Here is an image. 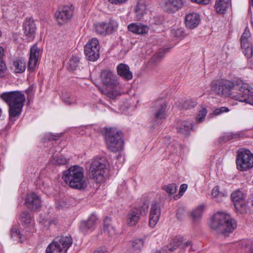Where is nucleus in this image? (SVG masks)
<instances>
[{
  "mask_svg": "<svg viewBox=\"0 0 253 253\" xmlns=\"http://www.w3.org/2000/svg\"><path fill=\"white\" fill-rule=\"evenodd\" d=\"M211 87L218 95L230 96L240 102L251 104L249 96L253 93V89L240 78H234L232 81L224 79L215 80L211 83Z\"/></svg>",
  "mask_w": 253,
  "mask_h": 253,
  "instance_id": "f257e3e1",
  "label": "nucleus"
},
{
  "mask_svg": "<svg viewBox=\"0 0 253 253\" xmlns=\"http://www.w3.org/2000/svg\"><path fill=\"white\" fill-rule=\"evenodd\" d=\"M0 97L9 106V121L13 123L21 113L25 100L24 94L19 91H13L3 92Z\"/></svg>",
  "mask_w": 253,
  "mask_h": 253,
  "instance_id": "f03ea898",
  "label": "nucleus"
},
{
  "mask_svg": "<svg viewBox=\"0 0 253 253\" xmlns=\"http://www.w3.org/2000/svg\"><path fill=\"white\" fill-rule=\"evenodd\" d=\"M210 226L217 233L228 236V234L232 232L236 228L237 224L230 214L223 212H217L213 215Z\"/></svg>",
  "mask_w": 253,
  "mask_h": 253,
  "instance_id": "7ed1b4c3",
  "label": "nucleus"
},
{
  "mask_svg": "<svg viewBox=\"0 0 253 253\" xmlns=\"http://www.w3.org/2000/svg\"><path fill=\"white\" fill-rule=\"evenodd\" d=\"M84 173V170L82 167L75 165L63 172L62 178L70 187L76 189H84L87 186Z\"/></svg>",
  "mask_w": 253,
  "mask_h": 253,
  "instance_id": "20e7f679",
  "label": "nucleus"
},
{
  "mask_svg": "<svg viewBox=\"0 0 253 253\" xmlns=\"http://www.w3.org/2000/svg\"><path fill=\"white\" fill-rule=\"evenodd\" d=\"M105 139L107 148L111 152L116 153L124 149V141L122 131L114 128L106 129Z\"/></svg>",
  "mask_w": 253,
  "mask_h": 253,
  "instance_id": "39448f33",
  "label": "nucleus"
},
{
  "mask_svg": "<svg viewBox=\"0 0 253 253\" xmlns=\"http://www.w3.org/2000/svg\"><path fill=\"white\" fill-rule=\"evenodd\" d=\"M107 161L105 158L93 159L89 168V177L97 183H101L104 179V174L107 169Z\"/></svg>",
  "mask_w": 253,
  "mask_h": 253,
  "instance_id": "423d86ee",
  "label": "nucleus"
},
{
  "mask_svg": "<svg viewBox=\"0 0 253 253\" xmlns=\"http://www.w3.org/2000/svg\"><path fill=\"white\" fill-rule=\"evenodd\" d=\"M70 236L56 238L46 248L45 253H67L68 249L72 244Z\"/></svg>",
  "mask_w": 253,
  "mask_h": 253,
  "instance_id": "0eeeda50",
  "label": "nucleus"
},
{
  "mask_svg": "<svg viewBox=\"0 0 253 253\" xmlns=\"http://www.w3.org/2000/svg\"><path fill=\"white\" fill-rule=\"evenodd\" d=\"M237 168L240 171H246L253 168V154L248 149L238 151L236 160Z\"/></svg>",
  "mask_w": 253,
  "mask_h": 253,
  "instance_id": "6e6552de",
  "label": "nucleus"
},
{
  "mask_svg": "<svg viewBox=\"0 0 253 253\" xmlns=\"http://www.w3.org/2000/svg\"><path fill=\"white\" fill-rule=\"evenodd\" d=\"M100 44L96 38L89 40L84 47V53L87 59L90 61L97 60L100 56Z\"/></svg>",
  "mask_w": 253,
  "mask_h": 253,
  "instance_id": "1a4fd4ad",
  "label": "nucleus"
},
{
  "mask_svg": "<svg viewBox=\"0 0 253 253\" xmlns=\"http://www.w3.org/2000/svg\"><path fill=\"white\" fill-rule=\"evenodd\" d=\"M251 36L249 28L246 27L240 38V43L242 52L248 58L252 57L253 54V48L249 40Z\"/></svg>",
  "mask_w": 253,
  "mask_h": 253,
  "instance_id": "9d476101",
  "label": "nucleus"
},
{
  "mask_svg": "<svg viewBox=\"0 0 253 253\" xmlns=\"http://www.w3.org/2000/svg\"><path fill=\"white\" fill-rule=\"evenodd\" d=\"M93 27L96 34L105 36L115 31L118 25L115 21H110L109 23L102 22L94 24Z\"/></svg>",
  "mask_w": 253,
  "mask_h": 253,
  "instance_id": "9b49d317",
  "label": "nucleus"
},
{
  "mask_svg": "<svg viewBox=\"0 0 253 253\" xmlns=\"http://www.w3.org/2000/svg\"><path fill=\"white\" fill-rule=\"evenodd\" d=\"M100 78L104 84L112 88L116 87L119 84L118 77L110 70H102L100 74Z\"/></svg>",
  "mask_w": 253,
  "mask_h": 253,
  "instance_id": "f8f14e48",
  "label": "nucleus"
},
{
  "mask_svg": "<svg viewBox=\"0 0 253 253\" xmlns=\"http://www.w3.org/2000/svg\"><path fill=\"white\" fill-rule=\"evenodd\" d=\"M74 7L72 5L64 6L55 13V16L60 25L67 22L73 16Z\"/></svg>",
  "mask_w": 253,
  "mask_h": 253,
  "instance_id": "ddd939ff",
  "label": "nucleus"
},
{
  "mask_svg": "<svg viewBox=\"0 0 253 253\" xmlns=\"http://www.w3.org/2000/svg\"><path fill=\"white\" fill-rule=\"evenodd\" d=\"M161 215V209L158 202L154 201L151 204L149 224L150 227H154L158 222Z\"/></svg>",
  "mask_w": 253,
  "mask_h": 253,
  "instance_id": "4468645a",
  "label": "nucleus"
},
{
  "mask_svg": "<svg viewBox=\"0 0 253 253\" xmlns=\"http://www.w3.org/2000/svg\"><path fill=\"white\" fill-rule=\"evenodd\" d=\"M183 5L182 0H164L163 8L168 13H173L181 8Z\"/></svg>",
  "mask_w": 253,
  "mask_h": 253,
  "instance_id": "2eb2a0df",
  "label": "nucleus"
},
{
  "mask_svg": "<svg viewBox=\"0 0 253 253\" xmlns=\"http://www.w3.org/2000/svg\"><path fill=\"white\" fill-rule=\"evenodd\" d=\"M231 198L237 211H240L241 209L245 207L244 196L241 191L236 190L233 192L231 194Z\"/></svg>",
  "mask_w": 253,
  "mask_h": 253,
  "instance_id": "dca6fc26",
  "label": "nucleus"
},
{
  "mask_svg": "<svg viewBox=\"0 0 253 253\" xmlns=\"http://www.w3.org/2000/svg\"><path fill=\"white\" fill-rule=\"evenodd\" d=\"M180 246H182V247L184 249H186L189 247V251L193 250L192 249V242L191 241H188L182 244L181 242L177 239H174L172 242L170 243L168 246H165L163 249L166 252H173Z\"/></svg>",
  "mask_w": 253,
  "mask_h": 253,
  "instance_id": "f3484780",
  "label": "nucleus"
},
{
  "mask_svg": "<svg viewBox=\"0 0 253 253\" xmlns=\"http://www.w3.org/2000/svg\"><path fill=\"white\" fill-rule=\"evenodd\" d=\"M128 30L134 34L144 35L148 33L149 27L140 23H131L128 25Z\"/></svg>",
  "mask_w": 253,
  "mask_h": 253,
  "instance_id": "a211bd4d",
  "label": "nucleus"
},
{
  "mask_svg": "<svg viewBox=\"0 0 253 253\" xmlns=\"http://www.w3.org/2000/svg\"><path fill=\"white\" fill-rule=\"evenodd\" d=\"M200 21V16L196 13H190L185 16V23L186 26L189 29H193L196 27Z\"/></svg>",
  "mask_w": 253,
  "mask_h": 253,
  "instance_id": "6ab92c4d",
  "label": "nucleus"
},
{
  "mask_svg": "<svg viewBox=\"0 0 253 253\" xmlns=\"http://www.w3.org/2000/svg\"><path fill=\"white\" fill-rule=\"evenodd\" d=\"M117 72L119 76L125 80H130L132 78V74L129 70V66L126 64H119L117 67Z\"/></svg>",
  "mask_w": 253,
  "mask_h": 253,
  "instance_id": "aec40b11",
  "label": "nucleus"
},
{
  "mask_svg": "<svg viewBox=\"0 0 253 253\" xmlns=\"http://www.w3.org/2000/svg\"><path fill=\"white\" fill-rule=\"evenodd\" d=\"M193 124L188 121H179L177 126V132L182 135L187 136L190 134V131L193 129Z\"/></svg>",
  "mask_w": 253,
  "mask_h": 253,
  "instance_id": "412c9836",
  "label": "nucleus"
},
{
  "mask_svg": "<svg viewBox=\"0 0 253 253\" xmlns=\"http://www.w3.org/2000/svg\"><path fill=\"white\" fill-rule=\"evenodd\" d=\"M242 133L240 131L224 132L218 138V142L220 143H226L228 141L241 137Z\"/></svg>",
  "mask_w": 253,
  "mask_h": 253,
  "instance_id": "4be33fe9",
  "label": "nucleus"
},
{
  "mask_svg": "<svg viewBox=\"0 0 253 253\" xmlns=\"http://www.w3.org/2000/svg\"><path fill=\"white\" fill-rule=\"evenodd\" d=\"M140 219V215L135 209H131L127 214V224L129 226L135 225Z\"/></svg>",
  "mask_w": 253,
  "mask_h": 253,
  "instance_id": "5701e85b",
  "label": "nucleus"
},
{
  "mask_svg": "<svg viewBox=\"0 0 253 253\" xmlns=\"http://www.w3.org/2000/svg\"><path fill=\"white\" fill-rule=\"evenodd\" d=\"M157 111L155 114V119L156 121L162 120L165 118L166 109L167 105L163 100H160L157 102Z\"/></svg>",
  "mask_w": 253,
  "mask_h": 253,
  "instance_id": "b1692460",
  "label": "nucleus"
},
{
  "mask_svg": "<svg viewBox=\"0 0 253 253\" xmlns=\"http://www.w3.org/2000/svg\"><path fill=\"white\" fill-rule=\"evenodd\" d=\"M135 16L137 20H140L146 13L147 6L143 0H139L137 3L134 9Z\"/></svg>",
  "mask_w": 253,
  "mask_h": 253,
  "instance_id": "393cba45",
  "label": "nucleus"
},
{
  "mask_svg": "<svg viewBox=\"0 0 253 253\" xmlns=\"http://www.w3.org/2000/svg\"><path fill=\"white\" fill-rule=\"evenodd\" d=\"M230 5L231 0H216L214 7L217 12L223 14Z\"/></svg>",
  "mask_w": 253,
  "mask_h": 253,
  "instance_id": "a878e982",
  "label": "nucleus"
},
{
  "mask_svg": "<svg viewBox=\"0 0 253 253\" xmlns=\"http://www.w3.org/2000/svg\"><path fill=\"white\" fill-rule=\"evenodd\" d=\"M42 53V51L40 48L37 47L36 43L33 45V62H34L33 70L39 65Z\"/></svg>",
  "mask_w": 253,
  "mask_h": 253,
  "instance_id": "bb28decb",
  "label": "nucleus"
},
{
  "mask_svg": "<svg viewBox=\"0 0 253 253\" xmlns=\"http://www.w3.org/2000/svg\"><path fill=\"white\" fill-rule=\"evenodd\" d=\"M242 253H253V243L249 240L242 241L240 244Z\"/></svg>",
  "mask_w": 253,
  "mask_h": 253,
  "instance_id": "cd10ccee",
  "label": "nucleus"
},
{
  "mask_svg": "<svg viewBox=\"0 0 253 253\" xmlns=\"http://www.w3.org/2000/svg\"><path fill=\"white\" fill-rule=\"evenodd\" d=\"M13 68L16 73H21L26 69V62L22 59H16L13 61Z\"/></svg>",
  "mask_w": 253,
  "mask_h": 253,
  "instance_id": "c85d7f7f",
  "label": "nucleus"
},
{
  "mask_svg": "<svg viewBox=\"0 0 253 253\" xmlns=\"http://www.w3.org/2000/svg\"><path fill=\"white\" fill-rule=\"evenodd\" d=\"M21 221L22 226L24 228L28 227L31 222V217L29 213L24 211L21 215Z\"/></svg>",
  "mask_w": 253,
  "mask_h": 253,
  "instance_id": "c756f323",
  "label": "nucleus"
},
{
  "mask_svg": "<svg viewBox=\"0 0 253 253\" xmlns=\"http://www.w3.org/2000/svg\"><path fill=\"white\" fill-rule=\"evenodd\" d=\"M51 161L55 165H64L69 163V159H67L62 156L55 155L53 156Z\"/></svg>",
  "mask_w": 253,
  "mask_h": 253,
  "instance_id": "7c9ffc66",
  "label": "nucleus"
},
{
  "mask_svg": "<svg viewBox=\"0 0 253 253\" xmlns=\"http://www.w3.org/2000/svg\"><path fill=\"white\" fill-rule=\"evenodd\" d=\"M204 209V206L200 205L193 210L191 213V215L193 218V219L196 220L201 218Z\"/></svg>",
  "mask_w": 253,
  "mask_h": 253,
  "instance_id": "2f4dec72",
  "label": "nucleus"
},
{
  "mask_svg": "<svg viewBox=\"0 0 253 253\" xmlns=\"http://www.w3.org/2000/svg\"><path fill=\"white\" fill-rule=\"evenodd\" d=\"M162 189L166 192L169 196H170L175 193L177 190V186L175 184L171 183L163 186Z\"/></svg>",
  "mask_w": 253,
  "mask_h": 253,
  "instance_id": "473e14b6",
  "label": "nucleus"
},
{
  "mask_svg": "<svg viewBox=\"0 0 253 253\" xmlns=\"http://www.w3.org/2000/svg\"><path fill=\"white\" fill-rule=\"evenodd\" d=\"M80 63V58L76 55L72 56L69 62V68L71 70H76Z\"/></svg>",
  "mask_w": 253,
  "mask_h": 253,
  "instance_id": "72a5a7b5",
  "label": "nucleus"
},
{
  "mask_svg": "<svg viewBox=\"0 0 253 253\" xmlns=\"http://www.w3.org/2000/svg\"><path fill=\"white\" fill-rule=\"evenodd\" d=\"M144 244V241L143 239H137L132 241V247L135 251L139 252L143 248Z\"/></svg>",
  "mask_w": 253,
  "mask_h": 253,
  "instance_id": "f704fd0d",
  "label": "nucleus"
},
{
  "mask_svg": "<svg viewBox=\"0 0 253 253\" xmlns=\"http://www.w3.org/2000/svg\"><path fill=\"white\" fill-rule=\"evenodd\" d=\"M135 209L138 214L145 216L148 213V211L149 209V204L147 202H144L142 206L139 208H133Z\"/></svg>",
  "mask_w": 253,
  "mask_h": 253,
  "instance_id": "c9c22d12",
  "label": "nucleus"
},
{
  "mask_svg": "<svg viewBox=\"0 0 253 253\" xmlns=\"http://www.w3.org/2000/svg\"><path fill=\"white\" fill-rule=\"evenodd\" d=\"M97 221V218L96 216L94 215H91L89 217L86 221H85V222L87 223L90 230H93L94 229L96 225Z\"/></svg>",
  "mask_w": 253,
  "mask_h": 253,
  "instance_id": "e433bc0d",
  "label": "nucleus"
},
{
  "mask_svg": "<svg viewBox=\"0 0 253 253\" xmlns=\"http://www.w3.org/2000/svg\"><path fill=\"white\" fill-rule=\"evenodd\" d=\"M41 203L40 197L33 192V211L40 209L42 206Z\"/></svg>",
  "mask_w": 253,
  "mask_h": 253,
  "instance_id": "4c0bfd02",
  "label": "nucleus"
},
{
  "mask_svg": "<svg viewBox=\"0 0 253 253\" xmlns=\"http://www.w3.org/2000/svg\"><path fill=\"white\" fill-rule=\"evenodd\" d=\"M207 114V110L205 107H202L199 111L197 117L196 118V122L200 123L203 121Z\"/></svg>",
  "mask_w": 253,
  "mask_h": 253,
  "instance_id": "58836bf2",
  "label": "nucleus"
},
{
  "mask_svg": "<svg viewBox=\"0 0 253 253\" xmlns=\"http://www.w3.org/2000/svg\"><path fill=\"white\" fill-rule=\"evenodd\" d=\"M24 33L26 35L31 36L32 26L30 20H27L24 24Z\"/></svg>",
  "mask_w": 253,
  "mask_h": 253,
  "instance_id": "ea45409f",
  "label": "nucleus"
},
{
  "mask_svg": "<svg viewBox=\"0 0 253 253\" xmlns=\"http://www.w3.org/2000/svg\"><path fill=\"white\" fill-rule=\"evenodd\" d=\"M11 235L12 238L18 237L20 240L21 238V235L18 227L16 226H13L11 230Z\"/></svg>",
  "mask_w": 253,
  "mask_h": 253,
  "instance_id": "a19ab883",
  "label": "nucleus"
},
{
  "mask_svg": "<svg viewBox=\"0 0 253 253\" xmlns=\"http://www.w3.org/2000/svg\"><path fill=\"white\" fill-rule=\"evenodd\" d=\"M211 195L214 198H216V200H219V198L222 196V194L219 191L218 186L214 187L212 189Z\"/></svg>",
  "mask_w": 253,
  "mask_h": 253,
  "instance_id": "79ce46f5",
  "label": "nucleus"
},
{
  "mask_svg": "<svg viewBox=\"0 0 253 253\" xmlns=\"http://www.w3.org/2000/svg\"><path fill=\"white\" fill-rule=\"evenodd\" d=\"M62 100L66 104L69 105L74 103V100L71 99V97L67 93H65L62 95Z\"/></svg>",
  "mask_w": 253,
  "mask_h": 253,
  "instance_id": "37998d69",
  "label": "nucleus"
},
{
  "mask_svg": "<svg viewBox=\"0 0 253 253\" xmlns=\"http://www.w3.org/2000/svg\"><path fill=\"white\" fill-rule=\"evenodd\" d=\"M80 230L84 234H85L90 230L87 223L85 221H82L80 223Z\"/></svg>",
  "mask_w": 253,
  "mask_h": 253,
  "instance_id": "c03bdc74",
  "label": "nucleus"
},
{
  "mask_svg": "<svg viewBox=\"0 0 253 253\" xmlns=\"http://www.w3.org/2000/svg\"><path fill=\"white\" fill-rule=\"evenodd\" d=\"M196 105L195 101L192 100H187L183 104V107L185 109H189L194 108Z\"/></svg>",
  "mask_w": 253,
  "mask_h": 253,
  "instance_id": "a18cd8bd",
  "label": "nucleus"
},
{
  "mask_svg": "<svg viewBox=\"0 0 253 253\" xmlns=\"http://www.w3.org/2000/svg\"><path fill=\"white\" fill-rule=\"evenodd\" d=\"M6 67L5 63L2 59H0V78L4 76V71Z\"/></svg>",
  "mask_w": 253,
  "mask_h": 253,
  "instance_id": "49530a36",
  "label": "nucleus"
},
{
  "mask_svg": "<svg viewBox=\"0 0 253 253\" xmlns=\"http://www.w3.org/2000/svg\"><path fill=\"white\" fill-rule=\"evenodd\" d=\"M229 111V109L227 107H221L219 108L216 109L214 112L213 113L215 115H219L222 113L224 112H227Z\"/></svg>",
  "mask_w": 253,
  "mask_h": 253,
  "instance_id": "de8ad7c7",
  "label": "nucleus"
},
{
  "mask_svg": "<svg viewBox=\"0 0 253 253\" xmlns=\"http://www.w3.org/2000/svg\"><path fill=\"white\" fill-rule=\"evenodd\" d=\"M25 205L29 209L32 207V194L31 193L27 194Z\"/></svg>",
  "mask_w": 253,
  "mask_h": 253,
  "instance_id": "09e8293b",
  "label": "nucleus"
},
{
  "mask_svg": "<svg viewBox=\"0 0 253 253\" xmlns=\"http://www.w3.org/2000/svg\"><path fill=\"white\" fill-rule=\"evenodd\" d=\"M128 0H108L109 2L113 4L121 5L126 2Z\"/></svg>",
  "mask_w": 253,
  "mask_h": 253,
  "instance_id": "8fccbe9b",
  "label": "nucleus"
},
{
  "mask_svg": "<svg viewBox=\"0 0 253 253\" xmlns=\"http://www.w3.org/2000/svg\"><path fill=\"white\" fill-rule=\"evenodd\" d=\"M187 187L188 185L186 184H182V185H181L180 187L179 194L182 196L183 194V193L185 192V191L187 190Z\"/></svg>",
  "mask_w": 253,
  "mask_h": 253,
  "instance_id": "3c124183",
  "label": "nucleus"
},
{
  "mask_svg": "<svg viewBox=\"0 0 253 253\" xmlns=\"http://www.w3.org/2000/svg\"><path fill=\"white\" fill-rule=\"evenodd\" d=\"M211 0H191V1L196 2L198 4H207L210 2Z\"/></svg>",
  "mask_w": 253,
  "mask_h": 253,
  "instance_id": "603ef678",
  "label": "nucleus"
},
{
  "mask_svg": "<svg viewBox=\"0 0 253 253\" xmlns=\"http://www.w3.org/2000/svg\"><path fill=\"white\" fill-rule=\"evenodd\" d=\"M111 223V219L109 217H106L104 220V224L105 228L106 229L110 226Z\"/></svg>",
  "mask_w": 253,
  "mask_h": 253,
  "instance_id": "864d4df0",
  "label": "nucleus"
},
{
  "mask_svg": "<svg viewBox=\"0 0 253 253\" xmlns=\"http://www.w3.org/2000/svg\"><path fill=\"white\" fill-rule=\"evenodd\" d=\"M32 63V46L30 48V51H29V66H28V69L30 70H31V65Z\"/></svg>",
  "mask_w": 253,
  "mask_h": 253,
  "instance_id": "5fc2aeb1",
  "label": "nucleus"
},
{
  "mask_svg": "<svg viewBox=\"0 0 253 253\" xmlns=\"http://www.w3.org/2000/svg\"><path fill=\"white\" fill-rule=\"evenodd\" d=\"M26 93L28 94V96L27 97V99L28 100V102H30V100L31 99V96H30V93L32 92V88L31 86H29L28 89H27L25 91Z\"/></svg>",
  "mask_w": 253,
  "mask_h": 253,
  "instance_id": "6e6d98bb",
  "label": "nucleus"
},
{
  "mask_svg": "<svg viewBox=\"0 0 253 253\" xmlns=\"http://www.w3.org/2000/svg\"><path fill=\"white\" fill-rule=\"evenodd\" d=\"M107 96L112 99H114L116 97V94L112 91L108 92L107 93Z\"/></svg>",
  "mask_w": 253,
  "mask_h": 253,
  "instance_id": "4d7b16f0",
  "label": "nucleus"
},
{
  "mask_svg": "<svg viewBox=\"0 0 253 253\" xmlns=\"http://www.w3.org/2000/svg\"><path fill=\"white\" fill-rule=\"evenodd\" d=\"M59 137V136L50 134L48 139L50 140H56L58 139Z\"/></svg>",
  "mask_w": 253,
  "mask_h": 253,
  "instance_id": "13d9d810",
  "label": "nucleus"
},
{
  "mask_svg": "<svg viewBox=\"0 0 253 253\" xmlns=\"http://www.w3.org/2000/svg\"><path fill=\"white\" fill-rule=\"evenodd\" d=\"M3 48L0 46V59H1V57L3 54Z\"/></svg>",
  "mask_w": 253,
  "mask_h": 253,
  "instance_id": "bf43d9fd",
  "label": "nucleus"
},
{
  "mask_svg": "<svg viewBox=\"0 0 253 253\" xmlns=\"http://www.w3.org/2000/svg\"><path fill=\"white\" fill-rule=\"evenodd\" d=\"M92 253H104L102 250L99 249L94 251Z\"/></svg>",
  "mask_w": 253,
  "mask_h": 253,
  "instance_id": "052dcab7",
  "label": "nucleus"
},
{
  "mask_svg": "<svg viewBox=\"0 0 253 253\" xmlns=\"http://www.w3.org/2000/svg\"><path fill=\"white\" fill-rule=\"evenodd\" d=\"M176 216H177V218H178L179 219H180V214L179 212L177 213Z\"/></svg>",
  "mask_w": 253,
  "mask_h": 253,
  "instance_id": "680f3d73",
  "label": "nucleus"
},
{
  "mask_svg": "<svg viewBox=\"0 0 253 253\" xmlns=\"http://www.w3.org/2000/svg\"><path fill=\"white\" fill-rule=\"evenodd\" d=\"M250 5L253 6V0H250Z\"/></svg>",
  "mask_w": 253,
  "mask_h": 253,
  "instance_id": "e2e57ef3",
  "label": "nucleus"
},
{
  "mask_svg": "<svg viewBox=\"0 0 253 253\" xmlns=\"http://www.w3.org/2000/svg\"><path fill=\"white\" fill-rule=\"evenodd\" d=\"M154 253H161V252L159 250H157Z\"/></svg>",
  "mask_w": 253,
  "mask_h": 253,
  "instance_id": "0e129e2a",
  "label": "nucleus"
},
{
  "mask_svg": "<svg viewBox=\"0 0 253 253\" xmlns=\"http://www.w3.org/2000/svg\"><path fill=\"white\" fill-rule=\"evenodd\" d=\"M1 31H0V37H1Z\"/></svg>",
  "mask_w": 253,
  "mask_h": 253,
  "instance_id": "69168bd1",
  "label": "nucleus"
},
{
  "mask_svg": "<svg viewBox=\"0 0 253 253\" xmlns=\"http://www.w3.org/2000/svg\"><path fill=\"white\" fill-rule=\"evenodd\" d=\"M181 32V31H180V30H177V32Z\"/></svg>",
  "mask_w": 253,
  "mask_h": 253,
  "instance_id": "338daca9",
  "label": "nucleus"
}]
</instances>
